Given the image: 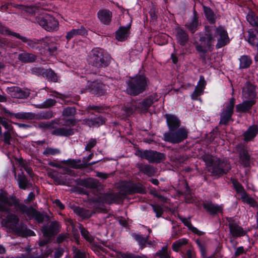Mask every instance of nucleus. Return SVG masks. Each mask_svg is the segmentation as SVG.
<instances>
[{
    "label": "nucleus",
    "instance_id": "1",
    "mask_svg": "<svg viewBox=\"0 0 258 258\" xmlns=\"http://www.w3.org/2000/svg\"><path fill=\"white\" fill-rule=\"evenodd\" d=\"M216 40L217 48L228 44L230 38L227 30L222 26L207 27L205 34L200 37V44L196 46V49L199 52H205L210 49Z\"/></svg>",
    "mask_w": 258,
    "mask_h": 258
},
{
    "label": "nucleus",
    "instance_id": "2",
    "mask_svg": "<svg viewBox=\"0 0 258 258\" xmlns=\"http://www.w3.org/2000/svg\"><path fill=\"white\" fill-rule=\"evenodd\" d=\"M243 96L245 99H250V100H245L242 103L237 104L236 106V110L237 112L248 111L255 103V87L250 83L247 84L243 89Z\"/></svg>",
    "mask_w": 258,
    "mask_h": 258
},
{
    "label": "nucleus",
    "instance_id": "3",
    "mask_svg": "<svg viewBox=\"0 0 258 258\" xmlns=\"http://www.w3.org/2000/svg\"><path fill=\"white\" fill-rule=\"evenodd\" d=\"M148 84L149 81L144 75H136L130 80L126 92L132 95H138L145 90Z\"/></svg>",
    "mask_w": 258,
    "mask_h": 258
},
{
    "label": "nucleus",
    "instance_id": "4",
    "mask_svg": "<svg viewBox=\"0 0 258 258\" xmlns=\"http://www.w3.org/2000/svg\"><path fill=\"white\" fill-rule=\"evenodd\" d=\"M110 57L102 49L95 48L92 50L89 61L97 67L108 65Z\"/></svg>",
    "mask_w": 258,
    "mask_h": 258
},
{
    "label": "nucleus",
    "instance_id": "5",
    "mask_svg": "<svg viewBox=\"0 0 258 258\" xmlns=\"http://www.w3.org/2000/svg\"><path fill=\"white\" fill-rule=\"evenodd\" d=\"M36 21L47 31H56L58 28V21L49 14H44L36 17Z\"/></svg>",
    "mask_w": 258,
    "mask_h": 258
},
{
    "label": "nucleus",
    "instance_id": "6",
    "mask_svg": "<svg viewBox=\"0 0 258 258\" xmlns=\"http://www.w3.org/2000/svg\"><path fill=\"white\" fill-rule=\"evenodd\" d=\"M187 131L184 128H181L176 132L165 134L164 139L172 143H178L181 142L187 138Z\"/></svg>",
    "mask_w": 258,
    "mask_h": 258
},
{
    "label": "nucleus",
    "instance_id": "7",
    "mask_svg": "<svg viewBox=\"0 0 258 258\" xmlns=\"http://www.w3.org/2000/svg\"><path fill=\"white\" fill-rule=\"evenodd\" d=\"M235 99L234 98L230 99L227 102L224 104V107L221 112L220 123L226 124L229 121L233 114Z\"/></svg>",
    "mask_w": 258,
    "mask_h": 258
},
{
    "label": "nucleus",
    "instance_id": "8",
    "mask_svg": "<svg viewBox=\"0 0 258 258\" xmlns=\"http://www.w3.org/2000/svg\"><path fill=\"white\" fill-rule=\"evenodd\" d=\"M141 157L147 159L149 162H159L164 157L163 154L153 151H145L141 153Z\"/></svg>",
    "mask_w": 258,
    "mask_h": 258
},
{
    "label": "nucleus",
    "instance_id": "9",
    "mask_svg": "<svg viewBox=\"0 0 258 258\" xmlns=\"http://www.w3.org/2000/svg\"><path fill=\"white\" fill-rule=\"evenodd\" d=\"M128 24L125 26H121L116 32V38L118 41H123L125 40L130 34V29L131 25V20L129 19Z\"/></svg>",
    "mask_w": 258,
    "mask_h": 258
},
{
    "label": "nucleus",
    "instance_id": "10",
    "mask_svg": "<svg viewBox=\"0 0 258 258\" xmlns=\"http://www.w3.org/2000/svg\"><path fill=\"white\" fill-rule=\"evenodd\" d=\"M18 218L14 215H10L6 219L2 220V223L6 227L12 229L13 230H16L17 225L18 223Z\"/></svg>",
    "mask_w": 258,
    "mask_h": 258
},
{
    "label": "nucleus",
    "instance_id": "11",
    "mask_svg": "<svg viewBox=\"0 0 258 258\" xmlns=\"http://www.w3.org/2000/svg\"><path fill=\"white\" fill-rule=\"evenodd\" d=\"M166 118L170 131H173L179 126L180 121L175 116L172 114H166Z\"/></svg>",
    "mask_w": 258,
    "mask_h": 258
},
{
    "label": "nucleus",
    "instance_id": "12",
    "mask_svg": "<svg viewBox=\"0 0 258 258\" xmlns=\"http://www.w3.org/2000/svg\"><path fill=\"white\" fill-rule=\"evenodd\" d=\"M98 17L102 23L108 24L111 21L112 14L109 10H101L98 13Z\"/></svg>",
    "mask_w": 258,
    "mask_h": 258
},
{
    "label": "nucleus",
    "instance_id": "13",
    "mask_svg": "<svg viewBox=\"0 0 258 258\" xmlns=\"http://www.w3.org/2000/svg\"><path fill=\"white\" fill-rule=\"evenodd\" d=\"M13 200L6 195H0V212L7 211L11 206Z\"/></svg>",
    "mask_w": 258,
    "mask_h": 258
},
{
    "label": "nucleus",
    "instance_id": "14",
    "mask_svg": "<svg viewBox=\"0 0 258 258\" xmlns=\"http://www.w3.org/2000/svg\"><path fill=\"white\" fill-rule=\"evenodd\" d=\"M229 228L230 234L234 237L242 236L246 233L242 227L235 224L230 223Z\"/></svg>",
    "mask_w": 258,
    "mask_h": 258
},
{
    "label": "nucleus",
    "instance_id": "15",
    "mask_svg": "<svg viewBox=\"0 0 258 258\" xmlns=\"http://www.w3.org/2000/svg\"><path fill=\"white\" fill-rule=\"evenodd\" d=\"M78 35L83 36H86L87 35V30L83 26L80 29H73L67 33L66 38L68 40H70L71 38Z\"/></svg>",
    "mask_w": 258,
    "mask_h": 258
},
{
    "label": "nucleus",
    "instance_id": "16",
    "mask_svg": "<svg viewBox=\"0 0 258 258\" xmlns=\"http://www.w3.org/2000/svg\"><path fill=\"white\" fill-rule=\"evenodd\" d=\"M206 83L204 80V78L201 77L195 89V91L191 95L192 98H196L197 97L201 95L203 93L204 89L206 86Z\"/></svg>",
    "mask_w": 258,
    "mask_h": 258
},
{
    "label": "nucleus",
    "instance_id": "17",
    "mask_svg": "<svg viewBox=\"0 0 258 258\" xmlns=\"http://www.w3.org/2000/svg\"><path fill=\"white\" fill-rule=\"evenodd\" d=\"M217 160L216 158L211 155H206L204 157V160L206 165L209 168L213 167L212 169H209V170L213 173L216 172V162Z\"/></svg>",
    "mask_w": 258,
    "mask_h": 258
},
{
    "label": "nucleus",
    "instance_id": "18",
    "mask_svg": "<svg viewBox=\"0 0 258 258\" xmlns=\"http://www.w3.org/2000/svg\"><path fill=\"white\" fill-rule=\"evenodd\" d=\"M257 131L258 129L256 126L249 127L243 134L244 140L248 141L253 139L257 134Z\"/></svg>",
    "mask_w": 258,
    "mask_h": 258
},
{
    "label": "nucleus",
    "instance_id": "19",
    "mask_svg": "<svg viewBox=\"0 0 258 258\" xmlns=\"http://www.w3.org/2000/svg\"><path fill=\"white\" fill-rule=\"evenodd\" d=\"M176 31V38L178 43L180 45H183L188 40V36L187 34L181 29L177 28Z\"/></svg>",
    "mask_w": 258,
    "mask_h": 258
},
{
    "label": "nucleus",
    "instance_id": "20",
    "mask_svg": "<svg viewBox=\"0 0 258 258\" xmlns=\"http://www.w3.org/2000/svg\"><path fill=\"white\" fill-rule=\"evenodd\" d=\"M204 208L212 214L221 212L222 207L221 206L215 205L212 203H207L204 205Z\"/></svg>",
    "mask_w": 258,
    "mask_h": 258
},
{
    "label": "nucleus",
    "instance_id": "21",
    "mask_svg": "<svg viewBox=\"0 0 258 258\" xmlns=\"http://www.w3.org/2000/svg\"><path fill=\"white\" fill-rule=\"evenodd\" d=\"M198 25V18L195 14L188 21L186 24V27L191 32H194L196 30Z\"/></svg>",
    "mask_w": 258,
    "mask_h": 258
},
{
    "label": "nucleus",
    "instance_id": "22",
    "mask_svg": "<svg viewBox=\"0 0 258 258\" xmlns=\"http://www.w3.org/2000/svg\"><path fill=\"white\" fill-rule=\"evenodd\" d=\"M247 20L251 25L255 27V31L258 32V18L253 12H249L247 17Z\"/></svg>",
    "mask_w": 258,
    "mask_h": 258
},
{
    "label": "nucleus",
    "instance_id": "23",
    "mask_svg": "<svg viewBox=\"0 0 258 258\" xmlns=\"http://www.w3.org/2000/svg\"><path fill=\"white\" fill-rule=\"evenodd\" d=\"M182 221L183 223H184V224L185 226H186L188 228V229L190 230H191L193 233H194L198 235H202L203 234V233H204L203 232L200 231L197 228L194 227L191 225V222L189 220L184 218L182 220Z\"/></svg>",
    "mask_w": 258,
    "mask_h": 258
},
{
    "label": "nucleus",
    "instance_id": "24",
    "mask_svg": "<svg viewBox=\"0 0 258 258\" xmlns=\"http://www.w3.org/2000/svg\"><path fill=\"white\" fill-rule=\"evenodd\" d=\"M105 122V120L104 118L102 117H96V118H94V119H88L86 121V123L89 126H99L100 125L102 124L103 123Z\"/></svg>",
    "mask_w": 258,
    "mask_h": 258
},
{
    "label": "nucleus",
    "instance_id": "25",
    "mask_svg": "<svg viewBox=\"0 0 258 258\" xmlns=\"http://www.w3.org/2000/svg\"><path fill=\"white\" fill-rule=\"evenodd\" d=\"M240 67L241 68H246L251 63V58L247 55H243L239 58Z\"/></svg>",
    "mask_w": 258,
    "mask_h": 258
},
{
    "label": "nucleus",
    "instance_id": "26",
    "mask_svg": "<svg viewBox=\"0 0 258 258\" xmlns=\"http://www.w3.org/2000/svg\"><path fill=\"white\" fill-rule=\"evenodd\" d=\"M187 243V240L185 238L180 239L175 241L172 244V249L175 251H178L180 248Z\"/></svg>",
    "mask_w": 258,
    "mask_h": 258
},
{
    "label": "nucleus",
    "instance_id": "27",
    "mask_svg": "<svg viewBox=\"0 0 258 258\" xmlns=\"http://www.w3.org/2000/svg\"><path fill=\"white\" fill-rule=\"evenodd\" d=\"M204 13L207 19L211 22H214L216 19L215 15L212 10L208 7H204Z\"/></svg>",
    "mask_w": 258,
    "mask_h": 258
},
{
    "label": "nucleus",
    "instance_id": "28",
    "mask_svg": "<svg viewBox=\"0 0 258 258\" xmlns=\"http://www.w3.org/2000/svg\"><path fill=\"white\" fill-rule=\"evenodd\" d=\"M35 58V55L29 53H22L19 55V59L25 62L33 61Z\"/></svg>",
    "mask_w": 258,
    "mask_h": 258
},
{
    "label": "nucleus",
    "instance_id": "29",
    "mask_svg": "<svg viewBox=\"0 0 258 258\" xmlns=\"http://www.w3.org/2000/svg\"><path fill=\"white\" fill-rule=\"evenodd\" d=\"M9 114L12 115L14 117L19 119H25L31 118L32 115L29 113L19 112L12 114L10 112H7Z\"/></svg>",
    "mask_w": 258,
    "mask_h": 258
},
{
    "label": "nucleus",
    "instance_id": "30",
    "mask_svg": "<svg viewBox=\"0 0 258 258\" xmlns=\"http://www.w3.org/2000/svg\"><path fill=\"white\" fill-rule=\"evenodd\" d=\"M14 91L16 94H12V95L16 98H23L27 97L29 95V93L28 92H24L19 88H15L14 89Z\"/></svg>",
    "mask_w": 258,
    "mask_h": 258
},
{
    "label": "nucleus",
    "instance_id": "31",
    "mask_svg": "<svg viewBox=\"0 0 258 258\" xmlns=\"http://www.w3.org/2000/svg\"><path fill=\"white\" fill-rule=\"evenodd\" d=\"M240 159L242 164L246 166L249 164V156L247 151H242L240 154Z\"/></svg>",
    "mask_w": 258,
    "mask_h": 258
},
{
    "label": "nucleus",
    "instance_id": "32",
    "mask_svg": "<svg viewBox=\"0 0 258 258\" xmlns=\"http://www.w3.org/2000/svg\"><path fill=\"white\" fill-rule=\"evenodd\" d=\"M18 184L20 188L25 189L29 186V183L25 177L20 176L18 179Z\"/></svg>",
    "mask_w": 258,
    "mask_h": 258
},
{
    "label": "nucleus",
    "instance_id": "33",
    "mask_svg": "<svg viewBox=\"0 0 258 258\" xmlns=\"http://www.w3.org/2000/svg\"><path fill=\"white\" fill-rule=\"evenodd\" d=\"M156 255L160 258H170L167 246L163 247L161 250L157 252Z\"/></svg>",
    "mask_w": 258,
    "mask_h": 258
},
{
    "label": "nucleus",
    "instance_id": "34",
    "mask_svg": "<svg viewBox=\"0 0 258 258\" xmlns=\"http://www.w3.org/2000/svg\"><path fill=\"white\" fill-rule=\"evenodd\" d=\"M241 199L243 202L249 204L253 207L257 206L255 201L253 199L249 197L246 194H242V198Z\"/></svg>",
    "mask_w": 258,
    "mask_h": 258
},
{
    "label": "nucleus",
    "instance_id": "35",
    "mask_svg": "<svg viewBox=\"0 0 258 258\" xmlns=\"http://www.w3.org/2000/svg\"><path fill=\"white\" fill-rule=\"evenodd\" d=\"M27 214L30 217H35L39 222H41L42 220V216L40 213L32 208L29 210L27 212Z\"/></svg>",
    "mask_w": 258,
    "mask_h": 258
},
{
    "label": "nucleus",
    "instance_id": "36",
    "mask_svg": "<svg viewBox=\"0 0 258 258\" xmlns=\"http://www.w3.org/2000/svg\"><path fill=\"white\" fill-rule=\"evenodd\" d=\"M233 184L236 191L240 194L241 198H242V194H246L241 184L236 180L233 181Z\"/></svg>",
    "mask_w": 258,
    "mask_h": 258
},
{
    "label": "nucleus",
    "instance_id": "37",
    "mask_svg": "<svg viewBox=\"0 0 258 258\" xmlns=\"http://www.w3.org/2000/svg\"><path fill=\"white\" fill-rule=\"evenodd\" d=\"M57 134L60 136H69L73 134V132L72 130L62 127L60 128L57 130Z\"/></svg>",
    "mask_w": 258,
    "mask_h": 258
},
{
    "label": "nucleus",
    "instance_id": "38",
    "mask_svg": "<svg viewBox=\"0 0 258 258\" xmlns=\"http://www.w3.org/2000/svg\"><path fill=\"white\" fill-rule=\"evenodd\" d=\"M46 77L50 81L56 82L58 79L57 75L51 70H47L46 72Z\"/></svg>",
    "mask_w": 258,
    "mask_h": 258
},
{
    "label": "nucleus",
    "instance_id": "39",
    "mask_svg": "<svg viewBox=\"0 0 258 258\" xmlns=\"http://www.w3.org/2000/svg\"><path fill=\"white\" fill-rule=\"evenodd\" d=\"M249 37L248 39V42L251 45H255L257 43V38L251 30L248 31Z\"/></svg>",
    "mask_w": 258,
    "mask_h": 258
},
{
    "label": "nucleus",
    "instance_id": "40",
    "mask_svg": "<svg viewBox=\"0 0 258 258\" xmlns=\"http://www.w3.org/2000/svg\"><path fill=\"white\" fill-rule=\"evenodd\" d=\"M2 125L8 131H11L12 128V126L9 124L7 120L2 117H0V125Z\"/></svg>",
    "mask_w": 258,
    "mask_h": 258
},
{
    "label": "nucleus",
    "instance_id": "41",
    "mask_svg": "<svg viewBox=\"0 0 258 258\" xmlns=\"http://www.w3.org/2000/svg\"><path fill=\"white\" fill-rule=\"evenodd\" d=\"M134 238L139 242L140 245L142 246L145 245V243L146 242V238H143L141 237L140 235L135 234L134 236Z\"/></svg>",
    "mask_w": 258,
    "mask_h": 258
},
{
    "label": "nucleus",
    "instance_id": "42",
    "mask_svg": "<svg viewBox=\"0 0 258 258\" xmlns=\"http://www.w3.org/2000/svg\"><path fill=\"white\" fill-rule=\"evenodd\" d=\"M76 112V110L73 107H68L66 108L63 111V114L67 116L73 115Z\"/></svg>",
    "mask_w": 258,
    "mask_h": 258
},
{
    "label": "nucleus",
    "instance_id": "43",
    "mask_svg": "<svg viewBox=\"0 0 258 258\" xmlns=\"http://www.w3.org/2000/svg\"><path fill=\"white\" fill-rule=\"evenodd\" d=\"M154 211L156 214L157 217H160L163 213V209L160 206L154 205L153 206Z\"/></svg>",
    "mask_w": 258,
    "mask_h": 258
},
{
    "label": "nucleus",
    "instance_id": "44",
    "mask_svg": "<svg viewBox=\"0 0 258 258\" xmlns=\"http://www.w3.org/2000/svg\"><path fill=\"white\" fill-rule=\"evenodd\" d=\"M4 142L7 144H10L12 140L10 131H7L4 134Z\"/></svg>",
    "mask_w": 258,
    "mask_h": 258
},
{
    "label": "nucleus",
    "instance_id": "45",
    "mask_svg": "<svg viewBox=\"0 0 258 258\" xmlns=\"http://www.w3.org/2000/svg\"><path fill=\"white\" fill-rule=\"evenodd\" d=\"M196 243L200 248V250L201 251V252L202 255L203 256H205V253H206V248H205L204 243L202 242L201 241H200L199 240H197L196 241Z\"/></svg>",
    "mask_w": 258,
    "mask_h": 258
},
{
    "label": "nucleus",
    "instance_id": "46",
    "mask_svg": "<svg viewBox=\"0 0 258 258\" xmlns=\"http://www.w3.org/2000/svg\"><path fill=\"white\" fill-rule=\"evenodd\" d=\"M44 153L47 155H56L59 153V151L57 149L47 148L44 151Z\"/></svg>",
    "mask_w": 258,
    "mask_h": 258
},
{
    "label": "nucleus",
    "instance_id": "47",
    "mask_svg": "<svg viewBox=\"0 0 258 258\" xmlns=\"http://www.w3.org/2000/svg\"><path fill=\"white\" fill-rule=\"evenodd\" d=\"M81 232L82 235V236L87 240L89 241H91L92 240V238L90 236L89 232L85 229L81 228Z\"/></svg>",
    "mask_w": 258,
    "mask_h": 258
},
{
    "label": "nucleus",
    "instance_id": "48",
    "mask_svg": "<svg viewBox=\"0 0 258 258\" xmlns=\"http://www.w3.org/2000/svg\"><path fill=\"white\" fill-rule=\"evenodd\" d=\"M152 102L150 99H147L143 102L142 108L144 110H147V109L151 105Z\"/></svg>",
    "mask_w": 258,
    "mask_h": 258
},
{
    "label": "nucleus",
    "instance_id": "49",
    "mask_svg": "<svg viewBox=\"0 0 258 258\" xmlns=\"http://www.w3.org/2000/svg\"><path fill=\"white\" fill-rule=\"evenodd\" d=\"M144 191V189L142 186L140 185H135L133 186V188L132 190L133 192H139L142 193Z\"/></svg>",
    "mask_w": 258,
    "mask_h": 258
},
{
    "label": "nucleus",
    "instance_id": "50",
    "mask_svg": "<svg viewBox=\"0 0 258 258\" xmlns=\"http://www.w3.org/2000/svg\"><path fill=\"white\" fill-rule=\"evenodd\" d=\"M25 11L27 13L33 14L36 13L38 10L35 7L30 6L26 7L25 8Z\"/></svg>",
    "mask_w": 258,
    "mask_h": 258
},
{
    "label": "nucleus",
    "instance_id": "51",
    "mask_svg": "<svg viewBox=\"0 0 258 258\" xmlns=\"http://www.w3.org/2000/svg\"><path fill=\"white\" fill-rule=\"evenodd\" d=\"M184 258H195L194 251L188 250L184 255Z\"/></svg>",
    "mask_w": 258,
    "mask_h": 258
},
{
    "label": "nucleus",
    "instance_id": "52",
    "mask_svg": "<svg viewBox=\"0 0 258 258\" xmlns=\"http://www.w3.org/2000/svg\"><path fill=\"white\" fill-rule=\"evenodd\" d=\"M96 142L95 140H91L89 143L87 144L86 147V150H89L91 148H92L95 145Z\"/></svg>",
    "mask_w": 258,
    "mask_h": 258
},
{
    "label": "nucleus",
    "instance_id": "53",
    "mask_svg": "<svg viewBox=\"0 0 258 258\" xmlns=\"http://www.w3.org/2000/svg\"><path fill=\"white\" fill-rule=\"evenodd\" d=\"M55 102L54 100L50 99L46 100L44 102V106L46 107H49L54 105Z\"/></svg>",
    "mask_w": 258,
    "mask_h": 258
},
{
    "label": "nucleus",
    "instance_id": "54",
    "mask_svg": "<svg viewBox=\"0 0 258 258\" xmlns=\"http://www.w3.org/2000/svg\"><path fill=\"white\" fill-rule=\"evenodd\" d=\"M244 252L243 247L242 246L238 247L235 252V255L237 256Z\"/></svg>",
    "mask_w": 258,
    "mask_h": 258
},
{
    "label": "nucleus",
    "instance_id": "55",
    "mask_svg": "<svg viewBox=\"0 0 258 258\" xmlns=\"http://www.w3.org/2000/svg\"><path fill=\"white\" fill-rule=\"evenodd\" d=\"M54 203L57 207L59 208L60 209H63L64 208V206L59 200H55L54 201Z\"/></svg>",
    "mask_w": 258,
    "mask_h": 258
},
{
    "label": "nucleus",
    "instance_id": "56",
    "mask_svg": "<svg viewBox=\"0 0 258 258\" xmlns=\"http://www.w3.org/2000/svg\"><path fill=\"white\" fill-rule=\"evenodd\" d=\"M35 198V195L33 192H31L29 193L27 198L26 199V201L28 202H30L33 201Z\"/></svg>",
    "mask_w": 258,
    "mask_h": 258
},
{
    "label": "nucleus",
    "instance_id": "57",
    "mask_svg": "<svg viewBox=\"0 0 258 258\" xmlns=\"http://www.w3.org/2000/svg\"><path fill=\"white\" fill-rule=\"evenodd\" d=\"M68 164L73 168H77V163L75 160L69 161Z\"/></svg>",
    "mask_w": 258,
    "mask_h": 258
},
{
    "label": "nucleus",
    "instance_id": "58",
    "mask_svg": "<svg viewBox=\"0 0 258 258\" xmlns=\"http://www.w3.org/2000/svg\"><path fill=\"white\" fill-rule=\"evenodd\" d=\"M62 254V250H58L55 252L54 258H59Z\"/></svg>",
    "mask_w": 258,
    "mask_h": 258
},
{
    "label": "nucleus",
    "instance_id": "59",
    "mask_svg": "<svg viewBox=\"0 0 258 258\" xmlns=\"http://www.w3.org/2000/svg\"><path fill=\"white\" fill-rule=\"evenodd\" d=\"M24 169L25 170V171L30 175H32V169L28 167V166H25L24 167Z\"/></svg>",
    "mask_w": 258,
    "mask_h": 258
},
{
    "label": "nucleus",
    "instance_id": "60",
    "mask_svg": "<svg viewBox=\"0 0 258 258\" xmlns=\"http://www.w3.org/2000/svg\"><path fill=\"white\" fill-rule=\"evenodd\" d=\"M97 176L102 178H106L108 176L107 174L104 173H98Z\"/></svg>",
    "mask_w": 258,
    "mask_h": 258
},
{
    "label": "nucleus",
    "instance_id": "61",
    "mask_svg": "<svg viewBox=\"0 0 258 258\" xmlns=\"http://www.w3.org/2000/svg\"><path fill=\"white\" fill-rule=\"evenodd\" d=\"M172 61L174 63H176L177 62V59L176 56H174L173 55H172L171 56Z\"/></svg>",
    "mask_w": 258,
    "mask_h": 258
},
{
    "label": "nucleus",
    "instance_id": "62",
    "mask_svg": "<svg viewBox=\"0 0 258 258\" xmlns=\"http://www.w3.org/2000/svg\"><path fill=\"white\" fill-rule=\"evenodd\" d=\"M123 258H132V255L128 254H123L122 255Z\"/></svg>",
    "mask_w": 258,
    "mask_h": 258
},
{
    "label": "nucleus",
    "instance_id": "63",
    "mask_svg": "<svg viewBox=\"0 0 258 258\" xmlns=\"http://www.w3.org/2000/svg\"><path fill=\"white\" fill-rule=\"evenodd\" d=\"M151 182L155 185H157L159 183L158 180L156 179H152Z\"/></svg>",
    "mask_w": 258,
    "mask_h": 258
},
{
    "label": "nucleus",
    "instance_id": "64",
    "mask_svg": "<svg viewBox=\"0 0 258 258\" xmlns=\"http://www.w3.org/2000/svg\"><path fill=\"white\" fill-rule=\"evenodd\" d=\"M5 252V248L0 245V253H3Z\"/></svg>",
    "mask_w": 258,
    "mask_h": 258
}]
</instances>
